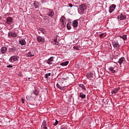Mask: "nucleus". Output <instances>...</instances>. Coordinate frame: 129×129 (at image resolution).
Returning <instances> with one entry per match:
<instances>
[{"label":"nucleus","mask_w":129,"mask_h":129,"mask_svg":"<svg viewBox=\"0 0 129 129\" xmlns=\"http://www.w3.org/2000/svg\"><path fill=\"white\" fill-rule=\"evenodd\" d=\"M45 10L46 11V14L48 17L52 18V17L54 16V11H53V10L48 8H45Z\"/></svg>","instance_id":"nucleus-2"},{"label":"nucleus","mask_w":129,"mask_h":129,"mask_svg":"<svg viewBox=\"0 0 129 129\" xmlns=\"http://www.w3.org/2000/svg\"><path fill=\"white\" fill-rule=\"evenodd\" d=\"M54 57L51 56L49 58H48L47 60H45V62L48 65H51L53 64V61H54Z\"/></svg>","instance_id":"nucleus-9"},{"label":"nucleus","mask_w":129,"mask_h":129,"mask_svg":"<svg viewBox=\"0 0 129 129\" xmlns=\"http://www.w3.org/2000/svg\"><path fill=\"white\" fill-rule=\"evenodd\" d=\"M74 7L75 8H77V9H78V10H79V8L77 6H74Z\"/></svg>","instance_id":"nucleus-42"},{"label":"nucleus","mask_w":129,"mask_h":129,"mask_svg":"<svg viewBox=\"0 0 129 129\" xmlns=\"http://www.w3.org/2000/svg\"><path fill=\"white\" fill-rule=\"evenodd\" d=\"M7 68H13V65L12 64H9L7 66Z\"/></svg>","instance_id":"nucleus-40"},{"label":"nucleus","mask_w":129,"mask_h":129,"mask_svg":"<svg viewBox=\"0 0 129 129\" xmlns=\"http://www.w3.org/2000/svg\"><path fill=\"white\" fill-rule=\"evenodd\" d=\"M48 76H51V73L46 74L44 76V78H45V79H47Z\"/></svg>","instance_id":"nucleus-28"},{"label":"nucleus","mask_w":129,"mask_h":129,"mask_svg":"<svg viewBox=\"0 0 129 129\" xmlns=\"http://www.w3.org/2000/svg\"><path fill=\"white\" fill-rule=\"evenodd\" d=\"M61 129H67V128L66 127H63Z\"/></svg>","instance_id":"nucleus-45"},{"label":"nucleus","mask_w":129,"mask_h":129,"mask_svg":"<svg viewBox=\"0 0 129 129\" xmlns=\"http://www.w3.org/2000/svg\"><path fill=\"white\" fill-rule=\"evenodd\" d=\"M108 69L111 73H115V72H116V71L115 70V66L109 67Z\"/></svg>","instance_id":"nucleus-17"},{"label":"nucleus","mask_w":129,"mask_h":129,"mask_svg":"<svg viewBox=\"0 0 129 129\" xmlns=\"http://www.w3.org/2000/svg\"><path fill=\"white\" fill-rule=\"evenodd\" d=\"M74 50H79V47L75 46L73 47Z\"/></svg>","instance_id":"nucleus-39"},{"label":"nucleus","mask_w":129,"mask_h":129,"mask_svg":"<svg viewBox=\"0 0 129 129\" xmlns=\"http://www.w3.org/2000/svg\"><path fill=\"white\" fill-rule=\"evenodd\" d=\"M34 90L33 91V93L34 94V95H36V96H38V95H39V93H40V91H39V90H38L36 87H34Z\"/></svg>","instance_id":"nucleus-20"},{"label":"nucleus","mask_w":129,"mask_h":129,"mask_svg":"<svg viewBox=\"0 0 129 129\" xmlns=\"http://www.w3.org/2000/svg\"><path fill=\"white\" fill-rule=\"evenodd\" d=\"M33 56H35V50L34 49L26 53V57H33Z\"/></svg>","instance_id":"nucleus-10"},{"label":"nucleus","mask_w":129,"mask_h":129,"mask_svg":"<svg viewBox=\"0 0 129 129\" xmlns=\"http://www.w3.org/2000/svg\"><path fill=\"white\" fill-rule=\"evenodd\" d=\"M67 27L68 30H71V26H70V24H67Z\"/></svg>","instance_id":"nucleus-35"},{"label":"nucleus","mask_w":129,"mask_h":129,"mask_svg":"<svg viewBox=\"0 0 129 129\" xmlns=\"http://www.w3.org/2000/svg\"><path fill=\"white\" fill-rule=\"evenodd\" d=\"M68 23H67V25H71V20L70 19H68Z\"/></svg>","instance_id":"nucleus-33"},{"label":"nucleus","mask_w":129,"mask_h":129,"mask_svg":"<svg viewBox=\"0 0 129 129\" xmlns=\"http://www.w3.org/2000/svg\"><path fill=\"white\" fill-rule=\"evenodd\" d=\"M86 77L89 80H93L94 79V75L92 72H89L87 74Z\"/></svg>","instance_id":"nucleus-5"},{"label":"nucleus","mask_w":129,"mask_h":129,"mask_svg":"<svg viewBox=\"0 0 129 129\" xmlns=\"http://www.w3.org/2000/svg\"><path fill=\"white\" fill-rule=\"evenodd\" d=\"M115 8H116V5L113 4L109 6V12L110 14H111L115 10Z\"/></svg>","instance_id":"nucleus-7"},{"label":"nucleus","mask_w":129,"mask_h":129,"mask_svg":"<svg viewBox=\"0 0 129 129\" xmlns=\"http://www.w3.org/2000/svg\"><path fill=\"white\" fill-rule=\"evenodd\" d=\"M79 87L82 88V90H84V91H86V87H85V86L84 85L81 84L79 85Z\"/></svg>","instance_id":"nucleus-22"},{"label":"nucleus","mask_w":129,"mask_h":129,"mask_svg":"<svg viewBox=\"0 0 129 129\" xmlns=\"http://www.w3.org/2000/svg\"><path fill=\"white\" fill-rule=\"evenodd\" d=\"M120 37L122 39H123V40H124V41H125V40H126V39H127L126 35H123L122 36H120Z\"/></svg>","instance_id":"nucleus-29"},{"label":"nucleus","mask_w":129,"mask_h":129,"mask_svg":"<svg viewBox=\"0 0 129 129\" xmlns=\"http://www.w3.org/2000/svg\"><path fill=\"white\" fill-rule=\"evenodd\" d=\"M116 65H117V62H115Z\"/></svg>","instance_id":"nucleus-49"},{"label":"nucleus","mask_w":129,"mask_h":129,"mask_svg":"<svg viewBox=\"0 0 129 129\" xmlns=\"http://www.w3.org/2000/svg\"><path fill=\"white\" fill-rule=\"evenodd\" d=\"M103 103H108V100L107 99H104L103 100Z\"/></svg>","instance_id":"nucleus-30"},{"label":"nucleus","mask_w":129,"mask_h":129,"mask_svg":"<svg viewBox=\"0 0 129 129\" xmlns=\"http://www.w3.org/2000/svg\"><path fill=\"white\" fill-rule=\"evenodd\" d=\"M13 21H14V19L12 18V17H8L6 19V23L8 25H11V24H12V23H13Z\"/></svg>","instance_id":"nucleus-15"},{"label":"nucleus","mask_w":129,"mask_h":129,"mask_svg":"<svg viewBox=\"0 0 129 129\" xmlns=\"http://www.w3.org/2000/svg\"><path fill=\"white\" fill-rule=\"evenodd\" d=\"M60 22H62V24L63 25V26H65V25H66V23L68 22V19H66V18H65V17L62 16L61 18V19L60 20Z\"/></svg>","instance_id":"nucleus-18"},{"label":"nucleus","mask_w":129,"mask_h":129,"mask_svg":"<svg viewBox=\"0 0 129 129\" xmlns=\"http://www.w3.org/2000/svg\"><path fill=\"white\" fill-rule=\"evenodd\" d=\"M30 104H31V105H35V104H33L32 103H30Z\"/></svg>","instance_id":"nucleus-47"},{"label":"nucleus","mask_w":129,"mask_h":129,"mask_svg":"<svg viewBox=\"0 0 129 129\" xmlns=\"http://www.w3.org/2000/svg\"><path fill=\"white\" fill-rule=\"evenodd\" d=\"M117 19L120 21H123V20H125V19H126V16L124 14H121L120 15L117 16Z\"/></svg>","instance_id":"nucleus-8"},{"label":"nucleus","mask_w":129,"mask_h":129,"mask_svg":"<svg viewBox=\"0 0 129 129\" xmlns=\"http://www.w3.org/2000/svg\"><path fill=\"white\" fill-rule=\"evenodd\" d=\"M22 103H25V101L23 99H22Z\"/></svg>","instance_id":"nucleus-43"},{"label":"nucleus","mask_w":129,"mask_h":129,"mask_svg":"<svg viewBox=\"0 0 129 129\" xmlns=\"http://www.w3.org/2000/svg\"><path fill=\"white\" fill-rule=\"evenodd\" d=\"M63 81H64V82H67V81H69V77H67L66 78H62ZM66 80L67 81H66Z\"/></svg>","instance_id":"nucleus-31"},{"label":"nucleus","mask_w":129,"mask_h":129,"mask_svg":"<svg viewBox=\"0 0 129 129\" xmlns=\"http://www.w3.org/2000/svg\"><path fill=\"white\" fill-rule=\"evenodd\" d=\"M42 129H48L47 127H43Z\"/></svg>","instance_id":"nucleus-44"},{"label":"nucleus","mask_w":129,"mask_h":129,"mask_svg":"<svg viewBox=\"0 0 129 129\" xmlns=\"http://www.w3.org/2000/svg\"><path fill=\"white\" fill-rule=\"evenodd\" d=\"M42 126H43V127H46L48 126L47 125V122H46V121L45 120H44L42 122Z\"/></svg>","instance_id":"nucleus-27"},{"label":"nucleus","mask_w":129,"mask_h":129,"mask_svg":"<svg viewBox=\"0 0 129 129\" xmlns=\"http://www.w3.org/2000/svg\"><path fill=\"white\" fill-rule=\"evenodd\" d=\"M69 7H70V8H72V7H73V5H72V4L70 3L69 4Z\"/></svg>","instance_id":"nucleus-41"},{"label":"nucleus","mask_w":129,"mask_h":129,"mask_svg":"<svg viewBox=\"0 0 129 129\" xmlns=\"http://www.w3.org/2000/svg\"><path fill=\"white\" fill-rule=\"evenodd\" d=\"M18 34H19V31L17 30H15L14 31L9 32L8 36L9 37H13V38H17V37H18Z\"/></svg>","instance_id":"nucleus-1"},{"label":"nucleus","mask_w":129,"mask_h":129,"mask_svg":"<svg viewBox=\"0 0 129 129\" xmlns=\"http://www.w3.org/2000/svg\"><path fill=\"white\" fill-rule=\"evenodd\" d=\"M118 63L119 65L121 66L122 64H124L126 62V60H125V58L124 57H121L120 58H119L118 60Z\"/></svg>","instance_id":"nucleus-6"},{"label":"nucleus","mask_w":129,"mask_h":129,"mask_svg":"<svg viewBox=\"0 0 129 129\" xmlns=\"http://www.w3.org/2000/svg\"><path fill=\"white\" fill-rule=\"evenodd\" d=\"M112 46L116 50H119L120 46H119V43H118V41H113L112 42Z\"/></svg>","instance_id":"nucleus-3"},{"label":"nucleus","mask_w":129,"mask_h":129,"mask_svg":"<svg viewBox=\"0 0 129 129\" xmlns=\"http://www.w3.org/2000/svg\"><path fill=\"white\" fill-rule=\"evenodd\" d=\"M28 80H29V81H31V80H30V78H28Z\"/></svg>","instance_id":"nucleus-48"},{"label":"nucleus","mask_w":129,"mask_h":129,"mask_svg":"<svg viewBox=\"0 0 129 129\" xmlns=\"http://www.w3.org/2000/svg\"><path fill=\"white\" fill-rule=\"evenodd\" d=\"M68 64H69V61H64V62L60 63V65L61 66H67V65Z\"/></svg>","instance_id":"nucleus-24"},{"label":"nucleus","mask_w":129,"mask_h":129,"mask_svg":"<svg viewBox=\"0 0 129 129\" xmlns=\"http://www.w3.org/2000/svg\"><path fill=\"white\" fill-rule=\"evenodd\" d=\"M9 52H15L16 51V48L15 47H10L8 49Z\"/></svg>","instance_id":"nucleus-26"},{"label":"nucleus","mask_w":129,"mask_h":129,"mask_svg":"<svg viewBox=\"0 0 129 129\" xmlns=\"http://www.w3.org/2000/svg\"><path fill=\"white\" fill-rule=\"evenodd\" d=\"M7 51H8V47L6 46H3L1 48V54H5V53H7Z\"/></svg>","instance_id":"nucleus-16"},{"label":"nucleus","mask_w":129,"mask_h":129,"mask_svg":"<svg viewBox=\"0 0 129 129\" xmlns=\"http://www.w3.org/2000/svg\"><path fill=\"white\" fill-rule=\"evenodd\" d=\"M67 86H69V84H66L64 86L61 87L60 86L59 83L56 84V87L60 89V90H65V87H67Z\"/></svg>","instance_id":"nucleus-12"},{"label":"nucleus","mask_w":129,"mask_h":129,"mask_svg":"<svg viewBox=\"0 0 129 129\" xmlns=\"http://www.w3.org/2000/svg\"><path fill=\"white\" fill-rule=\"evenodd\" d=\"M41 4H45L47 2H49V0H40Z\"/></svg>","instance_id":"nucleus-32"},{"label":"nucleus","mask_w":129,"mask_h":129,"mask_svg":"<svg viewBox=\"0 0 129 129\" xmlns=\"http://www.w3.org/2000/svg\"><path fill=\"white\" fill-rule=\"evenodd\" d=\"M79 96L81 97V98H82V99H84V98H85V97H86V95H85V94H84L82 92L80 93V95Z\"/></svg>","instance_id":"nucleus-23"},{"label":"nucleus","mask_w":129,"mask_h":129,"mask_svg":"<svg viewBox=\"0 0 129 129\" xmlns=\"http://www.w3.org/2000/svg\"><path fill=\"white\" fill-rule=\"evenodd\" d=\"M40 31L43 34H45V29L44 28H40Z\"/></svg>","instance_id":"nucleus-38"},{"label":"nucleus","mask_w":129,"mask_h":129,"mask_svg":"<svg viewBox=\"0 0 129 129\" xmlns=\"http://www.w3.org/2000/svg\"><path fill=\"white\" fill-rule=\"evenodd\" d=\"M31 98H32V96H26L27 100H31Z\"/></svg>","instance_id":"nucleus-34"},{"label":"nucleus","mask_w":129,"mask_h":129,"mask_svg":"<svg viewBox=\"0 0 129 129\" xmlns=\"http://www.w3.org/2000/svg\"><path fill=\"white\" fill-rule=\"evenodd\" d=\"M117 92H118V89L117 88L114 89L111 91L112 94L117 93Z\"/></svg>","instance_id":"nucleus-25"},{"label":"nucleus","mask_w":129,"mask_h":129,"mask_svg":"<svg viewBox=\"0 0 129 129\" xmlns=\"http://www.w3.org/2000/svg\"><path fill=\"white\" fill-rule=\"evenodd\" d=\"M18 60L19 56L13 55L9 58V62H10V63H14V62H16V61H18Z\"/></svg>","instance_id":"nucleus-4"},{"label":"nucleus","mask_w":129,"mask_h":129,"mask_svg":"<svg viewBox=\"0 0 129 129\" xmlns=\"http://www.w3.org/2000/svg\"><path fill=\"white\" fill-rule=\"evenodd\" d=\"M37 40L39 43H44L45 42V38L43 36H37Z\"/></svg>","instance_id":"nucleus-13"},{"label":"nucleus","mask_w":129,"mask_h":129,"mask_svg":"<svg viewBox=\"0 0 129 129\" xmlns=\"http://www.w3.org/2000/svg\"><path fill=\"white\" fill-rule=\"evenodd\" d=\"M33 6L35 7V9H38V8L40 7V2H38V1H34Z\"/></svg>","instance_id":"nucleus-19"},{"label":"nucleus","mask_w":129,"mask_h":129,"mask_svg":"<svg viewBox=\"0 0 129 129\" xmlns=\"http://www.w3.org/2000/svg\"><path fill=\"white\" fill-rule=\"evenodd\" d=\"M80 10L84 13V11H85L87 9L86 5L85 4H81L79 6Z\"/></svg>","instance_id":"nucleus-14"},{"label":"nucleus","mask_w":129,"mask_h":129,"mask_svg":"<svg viewBox=\"0 0 129 129\" xmlns=\"http://www.w3.org/2000/svg\"><path fill=\"white\" fill-rule=\"evenodd\" d=\"M59 122V121L57 120V119H55V122L53 123V125L56 126L57 124H58Z\"/></svg>","instance_id":"nucleus-37"},{"label":"nucleus","mask_w":129,"mask_h":129,"mask_svg":"<svg viewBox=\"0 0 129 129\" xmlns=\"http://www.w3.org/2000/svg\"><path fill=\"white\" fill-rule=\"evenodd\" d=\"M73 26L74 28H77L78 27V20H75L73 21Z\"/></svg>","instance_id":"nucleus-21"},{"label":"nucleus","mask_w":129,"mask_h":129,"mask_svg":"<svg viewBox=\"0 0 129 129\" xmlns=\"http://www.w3.org/2000/svg\"><path fill=\"white\" fill-rule=\"evenodd\" d=\"M38 100H41V96H39V99H38Z\"/></svg>","instance_id":"nucleus-46"},{"label":"nucleus","mask_w":129,"mask_h":129,"mask_svg":"<svg viewBox=\"0 0 129 129\" xmlns=\"http://www.w3.org/2000/svg\"><path fill=\"white\" fill-rule=\"evenodd\" d=\"M19 44H20L21 46H25V45L27 44V42H26V40H25V39L21 38L19 39Z\"/></svg>","instance_id":"nucleus-11"},{"label":"nucleus","mask_w":129,"mask_h":129,"mask_svg":"<svg viewBox=\"0 0 129 129\" xmlns=\"http://www.w3.org/2000/svg\"><path fill=\"white\" fill-rule=\"evenodd\" d=\"M99 38H103V36H104V33H102V34H98Z\"/></svg>","instance_id":"nucleus-36"}]
</instances>
